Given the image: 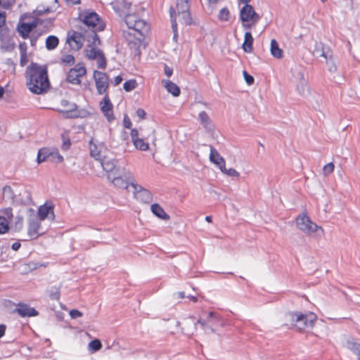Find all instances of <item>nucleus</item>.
Masks as SVG:
<instances>
[{
  "instance_id": "obj_47",
  "label": "nucleus",
  "mask_w": 360,
  "mask_h": 360,
  "mask_svg": "<svg viewBox=\"0 0 360 360\" xmlns=\"http://www.w3.org/2000/svg\"><path fill=\"white\" fill-rule=\"evenodd\" d=\"M23 226V219L22 217H17L16 221L15 224V229L16 231H20L22 229Z\"/></svg>"
},
{
  "instance_id": "obj_29",
  "label": "nucleus",
  "mask_w": 360,
  "mask_h": 360,
  "mask_svg": "<svg viewBox=\"0 0 360 360\" xmlns=\"http://www.w3.org/2000/svg\"><path fill=\"white\" fill-rule=\"evenodd\" d=\"M296 84V90L299 95L302 97H307L310 94V89L306 80H303Z\"/></svg>"
},
{
  "instance_id": "obj_48",
  "label": "nucleus",
  "mask_w": 360,
  "mask_h": 360,
  "mask_svg": "<svg viewBox=\"0 0 360 360\" xmlns=\"http://www.w3.org/2000/svg\"><path fill=\"white\" fill-rule=\"evenodd\" d=\"M27 63V53L25 52V50H23L22 51V53H20V63L21 66H24V65H25V64Z\"/></svg>"
},
{
  "instance_id": "obj_40",
  "label": "nucleus",
  "mask_w": 360,
  "mask_h": 360,
  "mask_svg": "<svg viewBox=\"0 0 360 360\" xmlns=\"http://www.w3.org/2000/svg\"><path fill=\"white\" fill-rule=\"evenodd\" d=\"M138 84L135 79L126 81L123 84V88L127 92H129L136 88Z\"/></svg>"
},
{
  "instance_id": "obj_64",
  "label": "nucleus",
  "mask_w": 360,
  "mask_h": 360,
  "mask_svg": "<svg viewBox=\"0 0 360 360\" xmlns=\"http://www.w3.org/2000/svg\"><path fill=\"white\" fill-rule=\"evenodd\" d=\"M19 48H20L21 52L23 50H25L26 51V44L25 43L20 44V46H19Z\"/></svg>"
},
{
  "instance_id": "obj_24",
  "label": "nucleus",
  "mask_w": 360,
  "mask_h": 360,
  "mask_svg": "<svg viewBox=\"0 0 360 360\" xmlns=\"http://www.w3.org/2000/svg\"><path fill=\"white\" fill-rule=\"evenodd\" d=\"M89 148H90V153L91 155L96 160H101L103 158V149L104 146L101 144L96 145L93 142L91 139L89 141Z\"/></svg>"
},
{
  "instance_id": "obj_51",
  "label": "nucleus",
  "mask_w": 360,
  "mask_h": 360,
  "mask_svg": "<svg viewBox=\"0 0 360 360\" xmlns=\"http://www.w3.org/2000/svg\"><path fill=\"white\" fill-rule=\"evenodd\" d=\"M71 143L70 140L69 139H63V143L61 146L62 150H68L70 147Z\"/></svg>"
},
{
  "instance_id": "obj_17",
  "label": "nucleus",
  "mask_w": 360,
  "mask_h": 360,
  "mask_svg": "<svg viewBox=\"0 0 360 360\" xmlns=\"http://www.w3.org/2000/svg\"><path fill=\"white\" fill-rule=\"evenodd\" d=\"M344 346L356 356L360 360V340L354 338H349L344 343Z\"/></svg>"
},
{
  "instance_id": "obj_37",
  "label": "nucleus",
  "mask_w": 360,
  "mask_h": 360,
  "mask_svg": "<svg viewBox=\"0 0 360 360\" xmlns=\"http://www.w3.org/2000/svg\"><path fill=\"white\" fill-rule=\"evenodd\" d=\"M292 76L295 83L305 80L304 72L299 69L293 70Z\"/></svg>"
},
{
  "instance_id": "obj_5",
  "label": "nucleus",
  "mask_w": 360,
  "mask_h": 360,
  "mask_svg": "<svg viewBox=\"0 0 360 360\" xmlns=\"http://www.w3.org/2000/svg\"><path fill=\"white\" fill-rule=\"evenodd\" d=\"M316 319L314 313L290 312L285 314L286 321L300 331L312 328Z\"/></svg>"
},
{
  "instance_id": "obj_27",
  "label": "nucleus",
  "mask_w": 360,
  "mask_h": 360,
  "mask_svg": "<svg viewBox=\"0 0 360 360\" xmlns=\"http://www.w3.org/2000/svg\"><path fill=\"white\" fill-rule=\"evenodd\" d=\"M270 52L271 56L277 59H280L283 56V51L279 47L277 41L274 39L271 40Z\"/></svg>"
},
{
  "instance_id": "obj_18",
  "label": "nucleus",
  "mask_w": 360,
  "mask_h": 360,
  "mask_svg": "<svg viewBox=\"0 0 360 360\" xmlns=\"http://www.w3.org/2000/svg\"><path fill=\"white\" fill-rule=\"evenodd\" d=\"M210 160L211 162L217 165L219 169H225V160L222 156L220 155L219 152L212 146H210Z\"/></svg>"
},
{
  "instance_id": "obj_34",
  "label": "nucleus",
  "mask_w": 360,
  "mask_h": 360,
  "mask_svg": "<svg viewBox=\"0 0 360 360\" xmlns=\"http://www.w3.org/2000/svg\"><path fill=\"white\" fill-rule=\"evenodd\" d=\"M59 43V40L57 37L51 35L49 36L46 39V48L48 50L55 49Z\"/></svg>"
},
{
  "instance_id": "obj_12",
  "label": "nucleus",
  "mask_w": 360,
  "mask_h": 360,
  "mask_svg": "<svg viewBox=\"0 0 360 360\" xmlns=\"http://www.w3.org/2000/svg\"><path fill=\"white\" fill-rule=\"evenodd\" d=\"M94 78L98 93L101 95L105 94L109 86L108 75L102 72L95 70Z\"/></svg>"
},
{
  "instance_id": "obj_60",
  "label": "nucleus",
  "mask_w": 360,
  "mask_h": 360,
  "mask_svg": "<svg viewBox=\"0 0 360 360\" xmlns=\"http://www.w3.org/2000/svg\"><path fill=\"white\" fill-rule=\"evenodd\" d=\"M6 330V326L4 325H0V338L4 335Z\"/></svg>"
},
{
  "instance_id": "obj_62",
  "label": "nucleus",
  "mask_w": 360,
  "mask_h": 360,
  "mask_svg": "<svg viewBox=\"0 0 360 360\" xmlns=\"http://www.w3.org/2000/svg\"><path fill=\"white\" fill-rule=\"evenodd\" d=\"M37 39V37H34V34L31 37V45L34 46Z\"/></svg>"
},
{
  "instance_id": "obj_61",
  "label": "nucleus",
  "mask_w": 360,
  "mask_h": 360,
  "mask_svg": "<svg viewBox=\"0 0 360 360\" xmlns=\"http://www.w3.org/2000/svg\"><path fill=\"white\" fill-rule=\"evenodd\" d=\"M4 191L5 193L12 194V189L9 186L4 187Z\"/></svg>"
},
{
  "instance_id": "obj_59",
  "label": "nucleus",
  "mask_w": 360,
  "mask_h": 360,
  "mask_svg": "<svg viewBox=\"0 0 360 360\" xmlns=\"http://www.w3.org/2000/svg\"><path fill=\"white\" fill-rule=\"evenodd\" d=\"M20 246H21V245L19 242H15L14 243H13L11 248L13 250L17 251L19 250Z\"/></svg>"
},
{
  "instance_id": "obj_57",
  "label": "nucleus",
  "mask_w": 360,
  "mask_h": 360,
  "mask_svg": "<svg viewBox=\"0 0 360 360\" xmlns=\"http://www.w3.org/2000/svg\"><path fill=\"white\" fill-rule=\"evenodd\" d=\"M6 13H0V27H1L6 22Z\"/></svg>"
},
{
  "instance_id": "obj_58",
  "label": "nucleus",
  "mask_w": 360,
  "mask_h": 360,
  "mask_svg": "<svg viewBox=\"0 0 360 360\" xmlns=\"http://www.w3.org/2000/svg\"><path fill=\"white\" fill-rule=\"evenodd\" d=\"M122 77L120 75L115 77L114 79V81H113L114 86H117L118 84H120L122 82Z\"/></svg>"
},
{
  "instance_id": "obj_19",
  "label": "nucleus",
  "mask_w": 360,
  "mask_h": 360,
  "mask_svg": "<svg viewBox=\"0 0 360 360\" xmlns=\"http://www.w3.org/2000/svg\"><path fill=\"white\" fill-rule=\"evenodd\" d=\"M37 22L34 21L31 23L22 22L18 25L17 30L19 34L23 39H27L30 32L37 27Z\"/></svg>"
},
{
  "instance_id": "obj_22",
  "label": "nucleus",
  "mask_w": 360,
  "mask_h": 360,
  "mask_svg": "<svg viewBox=\"0 0 360 360\" xmlns=\"http://www.w3.org/2000/svg\"><path fill=\"white\" fill-rule=\"evenodd\" d=\"M198 120L203 127L208 131H212L214 129V125L208 114L205 111L200 112L198 115Z\"/></svg>"
},
{
  "instance_id": "obj_20",
  "label": "nucleus",
  "mask_w": 360,
  "mask_h": 360,
  "mask_svg": "<svg viewBox=\"0 0 360 360\" xmlns=\"http://www.w3.org/2000/svg\"><path fill=\"white\" fill-rule=\"evenodd\" d=\"M15 311L22 317L36 316L38 315V312L35 309L25 304H20Z\"/></svg>"
},
{
  "instance_id": "obj_1",
  "label": "nucleus",
  "mask_w": 360,
  "mask_h": 360,
  "mask_svg": "<svg viewBox=\"0 0 360 360\" xmlns=\"http://www.w3.org/2000/svg\"><path fill=\"white\" fill-rule=\"evenodd\" d=\"M120 16L124 17L125 23L129 30L124 31L123 35L131 49H134L135 54H140V47L146 34L148 32L149 25L140 19L136 15L131 13V4L126 0L120 1L115 8Z\"/></svg>"
},
{
  "instance_id": "obj_42",
  "label": "nucleus",
  "mask_w": 360,
  "mask_h": 360,
  "mask_svg": "<svg viewBox=\"0 0 360 360\" xmlns=\"http://www.w3.org/2000/svg\"><path fill=\"white\" fill-rule=\"evenodd\" d=\"M221 172L225 174H226L227 176H234V177H238L240 176V174L238 172H237L235 169L233 168H230L229 169H227L226 167H225V169H220Z\"/></svg>"
},
{
  "instance_id": "obj_41",
  "label": "nucleus",
  "mask_w": 360,
  "mask_h": 360,
  "mask_svg": "<svg viewBox=\"0 0 360 360\" xmlns=\"http://www.w3.org/2000/svg\"><path fill=\"white\" fill-rule=\"evenodd\" d=\"M102 347L101 341L98 339L91 340L89 343V349L93 352H97Z\"/></svg>"
},
{
  "instance_id": "obj_31",
  "label": "nucleus",
  "mask_w": 360,
  "mask_h": 360,
  "mask_svg": "<svg viewBox=\"0 0 360 360\" xmlns=\"http://www.w3.org/2000/svg\"><path fill=\"white\" fill-rule=\"evenodd\" d=\"M152 212L162 219H169V215L164 211V210L158 204H153L150 207Z\"/></svg>"
},
{
  "instance_id": "obj_56",
  "label": "nucleus",
  "mask_w": 360,
  "mask_h": 360,
  "mask_svg": "<svg viewBox=\"0 0 360 360\" xmlns=\"http://www.w3.org/2000/svg\"><path fill=\"white\" fill-rule=\"evenodd\" d=\"M136 115L137 116L141 118V119H143L146 116V112L143 109H141V108H139L137 110H136Z\"/></svg>"
},
{
  "instance_id": "obj_53",
  "label": "nucleus",
  "mask_w": 360,
  "mask_h": 360,
  "mask_svg": "<svg viewBox=\"0 0 360 360\" xmlns=\"http://www.w3.org/2000/svg\"><path fill=\"white\" fill-rule=\"evenodd\" d=\"M257 22H253L252 21H245V22H242V25L245 29H250Z\"/></svg>"
},
{
  "instance_id": "obj_30",
  "label": "nucleus",
  "mask_w": 360,
  "mask_h": 360,
  "mask_svg": "<svg viewBox=\"0 0 360 360\" xmlns=\"http://www.w3.org/2000/svg\"><path fill=\"white\" fill-rule=\"evenodd\" d=\"M253 44V37L250 32H246L244 35V41L243 43V49L245 52H252Z\"/></svg>"
},
{
  "instance_id": "obj_9",
  "label": "nucleus",
  "mask_w": 360,
  "mask_h": 360,
  "mask_svg": "<svg viewBox=\"0 0 360 360\" xmlns=\"http://www.w3.org/2000/svg\"><path fill=\"white\" fill-rule=\"evenodd\" d=\"M82 21L90 30L89 32H87L89 37H92L93 32L96 34V32L102 31L105 28L104 22L95 12L86 13Z\"/></svg>"
},
{
  "instance_id": "obj_4",
  "label": "nucleus",
  "mask_w": 360,
  "mask_h": 360,
  "mask_svg": "<svg viewBox=\"0 0 360 360\" xmlns=\"http://www.w3.org/2000/svg\"><path fill=\"white\" fill-rule=\"evenodd\" d=\"M88 44L85 48V56L91 60H96L100 69L106 68V58L103 52L98 48L101 41L97 34L93 32L92 37L87 39Z\"/></svg>"
},
{
  "instance_id": "obj_52",
  "label": "nucleus",
  "mask_w": 360,
  "mask_h": 360,
  "mask_svg": "<svg viewBox=\"0 0 360 360\" xmlns=\"http://www.w3.org/2000/svg\"><path fill=\"white\" fill-rule=\"evenodd\" d=\"M123 122H124V126L125 128H127V129L131 128L132 124H131V122L129 117H127V115L124 116Z\"/></svg>"
},
{
  "instance_id": "obj_28",
  "label": "nucleus",
  "mask_w": 360,
  "mask_h": 360,
  "mask_svg": "<svg viewBox=\"0 0 360 360\" xmlns=\"http://www.w3.org/2000/svg\"><path fill=\"white\" fill-rule=\"evenodd\" d=\"M61 105L63 109L60 110V112L65 115L67 117H72L73 112L76 110V105L72 103H70L68 101H62Z\"/></svg>"
},
{
  "instance_id": "obj_10",
  "label": "nucleus",
  "mask_w": 360,
  "mask_h": 360,
  "mask_svg": "<svg viewBox=\"0 0 360 360\" xmlns=\"http://www.w3.org/2000/svg\"><path fill=\"white\" fill-rule=\"evenodd\" d=\"M41 220L36 216L32 214L28 219L27 235L30 239H35L39 235L45 232L44 229L41 225Z\"/></svg>"
},
{
  "instance_id": "obj_25",
  "label": "nucleus",
  "mask_w": 360,
  "mask_h": 360,
  "mask_svg": "<svg viewBox=\"0 0 360 360\" xmlns=\"http://www.w3.org/2000/svg\"><path fill=\"white\" fill-rule=\"evenodd\" d=\"M161 83L164 88L173 96L176 97L179 96L180 89L176 84L168 79H162Z\"/></svg>"
},
{
  "instance_id": "obj_38",
  "label": "nucleus",
  "mask_w": 360,
  "mask_h": 360,
  "mask_svg": "<svg viewBox=\"0 0 360 360\" xmlns=\"http://www.w3.org/2000/svg\"><path fill=\"white\" fill-rule=\"evenodd\" d=\"M9 229L8 219L5 217L0 216V234L6 233Z\"/></svg>"
},
{
  "instance_id": "obj_63",
  "label": "nucleus",
  "mask_w": 360,
  "mask_h": 360,
  "mask_svg": "<svg viewBox=\"0 0 360 360\" xmlns=\"http://www.w3.org/2000/svg\"><path fill=\"white\" fill-rule=\"evenodd\" d=\"M68 3L72 4H77L80 3L81 0H65Z\"/></svg>"
},
{
  "instance_id": "obj_8",
  "label": "nucleus",
  "mask_w": 360,
  "mask_h": 360,
  "mask_svg": "<svg viewBox=\"0 0 360 360\" xmlns=\"http://www.w3.org/2000/svg\"><path fill=\"white\" fill-rule=\"evenodd\" d=\"M132 179L131 172L124 167L118 168L115 173L110 174L108 179L116 187L127 188Z\"/></svg>"
},
{
  "instance_id": "obj_54",
  "label": "nucleus",
  "mask_w": 360,
  "mask_h": 360,
  "mask_svg": "<svg viewBox=\"0 0 360 360\" xmlns=\"http://www.w3.org/2000/svg\"><path fill=\"white\" fill-rule=\"evenodd\" d=\"M131 137L132 139V142L134 141L135 139H139V131L136 129H133L131 131Z\"/></svg>"
},
{
  "instance_id": "obj_21",
  "label": "nucleus",
  "mask_w": 360,
  "mask_h": 360,
  "mask_svg": "<svg viewBox=\"0 0 360 360\" xmlns=\"http://www.w3.org/2000/svg\"><path fill=\"white\" fill-rule=\"evenodd\" d=\"M49 215L51 219L53 220L54 218L53 208L51 205H48L46 204L40 206L38 209V213L36 214L41 221L49 218Z\"/></svg>"
},
{
  "instance_id": "obj_2",
  "label": "nucleus",
  "mask_w": 360,
  "mask_h": 360,
  "mask_svg": "<svg viewBox=\"0 0 360 360\" xmlns=\"http://www.w3.org/2000/svg\"><path fill=\"white\" fill-rule=\"evenodd\" d=\"M27 85L34 94H41L49 87V81L46 66L31 63L26 70Z\"/></svg>"
},
{
  "instance_id": "obj_35",
  "label": "nucleus",
  "mask_w": 360,
  "mask_h": 360,
  "mask_svg": "<svg viewBox=\"0 0 360 360\" xmlns=\"http://www.w3.org/2000/svg\"><path fill=\"white\" fill-rule=\"evenodd\" d=\"M133 143L136 149L142 151H146L149 148L148 143L145 142L143 139H135Z\"/></svg>"
},
{
  "instance_id": "obj_15",
  "label": "nucleus",
  "mask_w": 360,
  "mask_h": 360,
  "mask_svg": "<svg viewBox=\"0 0 360 360\" xmlns=\"http://www.w3.org/2000/svg\"><path fill=\"white\" fill-rule=\"evenodd\" d=\"M130 185L134 188L133 192L137 200L144 203H148L152 200V195L149 191L133 182Z\"/></svg>"
},
{
  "instance_id": "obj_50",
  "label": "nucleus",
  "mask_w": 360,
  "mask_h": 360,
  "mask_svg": "<svg viewBox=\"0 0 360 360\" xmlns=\"http://www.w3.org/2000/svg\"><path fill=\"white\" fill-rule=\"evenodd\" d=\"M1 212L5 215L7 219H11L13 217L12 209L8 207L1 210Z\"/></svg>"
},
{
  "instance_id": "obj_39",
  "label": "nucleus",
  "mask_w": 360,
  "mask_h": 360,
  "mask_svg": "<svg viewBox=\"0 0 360 360\" xmlns=\"http://www.w3.org/2000/svg\"><path fill=\"white\" fill-rule=\"evenodd\" d=\"M324 59L326 60V63L327 65L328 71H330L331 72H335L336 70V65H335V61L332 57L331 52L329 53V57L324 58Z\"/></svg>"
},
{
  "instance_id": "obj_11",
  "label": "nucleus",
  "mask_w": 360,
  "mask_h": 360,
  "mask_svg": "<svg viewBox=\"0 0 360 360\" xmlns=\"http://www.w3.org/2000/svg\"><path fill=\"white\" fill-rule=\"evenodd\" d=\"M86 70L84 64L77 63L75 68L70 69L67 75V81L73 84H79L81 77L85 75Z\"/></svg>"
},
{
  "instance_id": "obj_3",
  "label": "nucleus",
  "mask_w": 360,
  "mask_h": 360,
  "mask_svg": "<svg viewBox=\"0 0 360 360\" xmlns=\"http://www.w3.org/2000/svg\"><path fill=\"white\" fill-rule=\"evenodd\" d=\"M172 28L174 32V39L177 37V18L179 21L185 25L191 24L190 5L188 0H176V7L169 9Z\"/></svg>"
},
{
  "instance_id": "obj_46",
  "label": "nucleus",
  "mask_w": 360,
  "mask_h": 360,
  "mask_svg": "<svg viewBox=\"0 0 360 360\" xmlns=\"http://www.w3.org/2000/svg\"><path fill=\"white\" fill-rule=\"evenodd\" d=\"M243 74L244 79L248 85H251L254 83L255 79L252 76L250 75L246 71H243Z\"/></svg>"
},
{
  "instance_id": "obj_36",
  "label": "nucleus",
  "mask_w": 360,
  "mask_h": 360,
  "mask_svg": "<svg viewBox=\"0 0 360 360\" xmlns=\"http://www.w3.org/2000/svg\"><path fill=\"white\" fill-rule=\"evenodd\" d=\"M37 263L30 262L27 264H24L20 266V271L23 274H27L28 272L33 271L40 266Z\"/></svg>"
},
{
  "instance_id": "obj_44",
  "label": "nucleus",
  "mask_w": 360,
  "mask_h": 360,
  "mask_svg": "<svg viewBox=\"0 0 360 360\" xmlns=\"http://www.w3.org/2000/svg\"><path fill=\"white\" fill-rule=\"evenodd\" d=\"M61 62L68 65H72L75 63V60L72 55H65L61 58Z\"/></svg>"
},
{
  "instance_id": "obj_16",
  "label": "nucleus",
  "mask_w": 360,
  "mask_h": 360,
  "mask_svg": "<svg viewBox=\"0 0 360 360\" xmlns=\"http://www.w3.org/2000/svg\"><path fill=\"white\" fill-rule=\"evenodd\" d=\"M100 162L103 170L107 173L108 178L110 174L115 173L118 168L122 167L117 165V161L116 160L108 157H103Z\"/></svg>"
},
{
  "instance_id": "obj_7",
  "label": "nucleus",
  "mask_w": 360,
  "mask_h": 360,
  "mask_svg": "<svg viewBox=\"0 0 360 360\" xmlns=\"http://www.w3.org/2000/svg\"><path fill=\"white\" fill-rule=\"evenodd\" d=\"M296 226L301 231L309 235L317 232L319 236H322L324 232L322 227L311 221L305 213H302L297 217Z\"/></svg>"
},
{
  "instance_id": "obj_33",
  "label": "nucleus",
  "mask_w": 360,
  "mask_h": 360,
  "mask_svg": "<svg viewBox=\"0 0 360 360\" xmlns=\"http://www.w3.org/2000/svg\"><path fill=\"white\" fill-rule=\"evenodd\" d=\"M50 148H42L39 150L37 161L40 164L44 161H49Z\"/></svg>"
},
{
  "instance_id": "obj_26",
  "label": "nucleus",
  "mask_w": 360,
  "mask_h": 360,
  "mask_svg": "<svg viewBox=\"0 0 360 360\" xmlns=\"http://www.w3.org/2000/svg\"><path fill=\"white\" fill-rule=\"evenodd\" d=\"M101 108L106 116L108 121H111L113 119L112 114V104L108 96H105L103 100L101 102Z\"/></svg>"
},
{
  "instance_id": "obj_43",
  "label": "nucleus",
  "mask_w": 360,
  "mask_h": 360,
  "mask_svg": "<svg viewBox=\"0 0 360 360\" xmlns=\"http://www.w3.org/2000/svg\"><path fill=\"white\" fill-rule=\"evenodd\" d=\"M334 169H335L334 164L332 162H330L323 167V174L324 176H328L334 171Z\"/></svg>"
},
{
  "instance_id": "obj_23",
  "label": "nucleus",
  "mask_w": 360,
  "mask_h": 360,
  "mask_svg": "<svg viewBox=\"0 0 360 360\" xmlns=\"http://www.w3.org/2000/svg\"><path fill=\"white\" fill-rule=\"evenodd\" d=\"M331 51L329 49H326L324 47V45L321 42H316L314 45V49L312 51V54L315 57H323L324 58H328L329 53Z\"/></svg>"
},
{
  "instance_id": "obj_32",
  "label": "nucleus",
  "mask_w": 360,
  "mask_h": 360,
  "mask_svg": "<svg viewBox=\"0 0 360 360\" xmlns=\"http://www.w3.org/2000/svg\"><path fill=\"white\" fill-rule=\"evenodd\" d=\"M63 157L59 153L58 149L50 148L49 161L54 163H60L63 162Z\"/></svg>"
},
{
  "instance_id": "obj_45",
  "label": "nucleus",
  "mask_w": 360,
  "mask_h": 360,
  "mask_svg": "<svg viewBox=\"0 0 360 360\" xmlns=\"http://www.w3.org/2000/svg\"><path fill=\"white\" fill-rule=\"evenodd\" d=\"M229 11L227 8H224L220 10L219 14V18L221 20H226L229 18Z\"/></svg>"
},
{
  "instance_id": "obj_55",
  "label": "nucleus",
  "mask_w": 360,
  "mask_h": 360,
  "mask_svg": "<svg viewBox=\"0 0 360 360\" xmlns=\"http://www.w3.org/2000/svg\"><path fill=\"white\" fill-rule=\"evenodd\" d=\"M165 74L167 75V77H169L172 76L173 73V69L167 65H165Z\"/></svg>"
},
{
  "instance_id": "obj_6",
  "label": "nucleus",
  "mask_w": 360,
  "mask_h": 360,
  "mask_svg": "<svg viewBox=\"0 0 360 360\" xmlns=\"http://www.w3.org/2000/svg\"><path fill=\"white\" fill-rule=\"evenodd\" d=\"M215 314L213 311H210L206 319L199 318L196 323H193L190 319H186L184 323L185 327L182 328L183 333L189 335L193 334L194 330L196 329V326L198 323L205 333H214L212 320L215 319Z\"/></svg>"
},
{
  "instance_id": "obj_13",
  "label": "nucleus",
  "mask_w": 360,
  "mask_h": 360,
  "mask_svg": "<svg viewBox=\"0 0 360 360\" xmlns=\"http://www.w3.org/2000/svg\"><path fill=\"white\" fill-rule=\"evenodd\" d=\"M89 34L87 32L84 34L77 32H73L67 39V43L70 45L72 49L78 51L79 50L83 44L85 39H89Z\"/></svg>"
},
{
  "instance_id": "obj_49",
  "label": "nucleus",
  "mask_w": 360,
  "mask_h": 360,
  "mask_svg": "<svg viewBox=\"0 0 360 360\" xmlns=\"http://www.w3.org/2000/svg\"><path fill=\"white\" fill-rule=\"evenodd\" d=\"M70 316L72 319H77L82 316V313L77 309H72L70 311Z\"/></svg>"
},
{
  "instance_id": "obj_14",
  "label": "nucleus",
  "mask_w": 360,
  "mask_h": 360,
  "mask_svg": "<svg viewBox=\"0 0 360 360\" xmlns=\"http://www.w3.org/2000/svg\"><path fill=\"white\" fill-rule=\"evenodd\" d=\"M240 19L241 22L252 21L253 22H257L260 17L251 5L245 4L240 11Z\"/></svg>"
}]
</instances>
